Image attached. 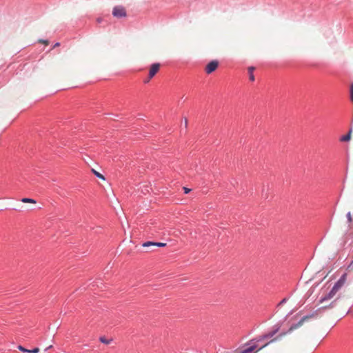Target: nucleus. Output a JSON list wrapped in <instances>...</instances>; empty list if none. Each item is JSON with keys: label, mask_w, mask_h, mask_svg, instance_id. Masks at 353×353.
<instances>
[{"label": "nucleus", "mask_w": 353, "mask_h": 353, "mask_svg": "<svg viewBox=\"0 0 353 353\" xmlns=\"http://www.w3.org/2000/svg\"><path fill=\"white\" fill-rule=\"evenodd\" d=\"M160 65L159 63H153L149 71V79H152L159 71Z\"/></svg>", "instance_id": "obj_5"}, {"label": "nucleus", "mask_w": 353, "mask_h": 353, "mask_svg": "<svg viewBox=\"0 0 353 353\" xmlns=\"http://www.w3.org/2000/svg\"><path fill=\"white\" fill-rule=\"evenodd\" d=\"M305 319H306V317H303V319H302L299 322V323H298V324L294 325H292V326L290 328V330H289L288 332H291L292 330H293L294 329H295V328L298 327L299 326L301 325H302V323H303V322L304 321V320H305Z\"/></svg>", "instance_id": "obj_9"}, {"label": "nucleus", "mask_w": 353, "mask_h": 353, "mask_svg": "<svg viewBox=\"0 0 353 353\" xmlns=\"http://www.w3.org/2000/svg\"><path fill=\"white\" fill-rule=\"evenodd\" d=\"M100 341L103 343H105V344H109L110 343V341L108 340H106L104 337H101L100 338Z\"/></svg>", "instance_id": "obj_14"}, {"label": "nucleus", "mask_w": 353, "mask_h": 353, "mask_svg": "<svg viewBox=\"0 0 353 353\" xmlns=\"http://www.w3.org/2000/svg\"><path fill=\"white\" fill-rule=\"evenodd\" d=\"M94 174L96 175L97 177L102 179V180H105V177L103 176V175H102L101 174L99 173L98 172L94 170Z\"/></svg>", "instance_id": "obj_12"}, {"label": "nucleus", "mask_w": 353, "mask_h": 353, "mask_svg": "<svg viewBox=\"0 0 353 353\" xmlns=\"http://www.w3.org/2000/svg\"><path fill=\"white\" fill-rule=\"evenodd\" d=\"M18 349H19L20 351L23 352H27V353H29V350L26 349L25 347H23V346H21V345H19V346H18Z\"/></svg>", "instance_id": "obj_13"}, {"label": "nucleus", "mask_w": 353, "mask_h": 353, "mask_svg": "<svg viewBox=\"0 0 353 353\" xmlns=\"http://www.w3.org/2000/svg\"><path fill=\"white\" fill-rule=\"evenodd\" d=\"M41 41L46 45L48 43V41L47 40H43V41Z\"/></svg>", "instance_id": "obj_22"}, {"label": "nucleus", "mask_w": 353, "mask_h": 353, "mask_svg": "<svg viewBox=\"0 0 353 353\" xmlns=\"http://www.w3.org/2000/svg\"><path fill=\"white\" fill-rule=\"evenodd\" d=\"M21 201L23 203H36V201L32 199H30V198H23L21 199Z\"/></svg>", "instance_id": "obj_11"}, {"label": "nucleus", "mask_w": 353, "mask_h": 353, "mask_svg": "<svg viewBox=\"0 0 353 353\" xmlns=\"http://www.w3.org/2000/svg\"><path fill=\"white\" fill-rule=\"evenodd\" d=\"M285 334V332L281 333V334H279V336H276V338H274V339H272V340L270 341L269 342H268V343H265L264 345H261V347H259L258 348V350H261L262 348L265 347V346H267L269 343H272V342H274V341H277L279 339H281V338L283 336H284Z\"/></svg>", "instance_id": "obj_7"}, {"label": "nucleus", "mask_w": 353, "mask_h": 353, "mask_svg": "<svg viewBox=\"0 0 353 353\" xmlns=\"http://www.w3.org/2000/svg\"><path fill=\"white\" fill-rule=\"evenodd\" d=\"M183 190L185 194H188L191 191L190 188H188L186 187H183Z\"/></svg>", "instance_id": "obj_18"}, {"label": "nucleus", "mask_w": 353, "mask_h": 353, "mask_svg": "<svg viewBox=\"0 0 353 353\" xmlns=\"http://www.w3.org/2000/svg\"><path fill=\"white\" fill-rule=\"evenodd\" d=\"M253 67L249 68V79L251 81H254L255 80L254 76L253 74Z\"/></svg>", "instance_id": "obj_10"}, {"label": "nucleus", "mask_w": 353, "mask_h": 353, "mask_svg": "<svg viewBox=\"0 0 353 353\" xmlns=\"http://www.w3.org/2000/svg\"><path fill=\"white\" fill-rule=\"evenodd\" d=\"M347 218L349 222L352 221V216L350 212H347Z\"/></svg>", "instance_id": "obj_17"}, {"label": "nucleus", "mask_w": 353, "mask_h": 353, "mask_svg": "<svg viewBox=\"0 0 353 353\" xmlns=\"http://www.w3.org/2000/svg\"><path fill=\"white\" fill-rule=\"evenodd\" d=\"M112 15L117 18H123L126 16V12L123 7L116 6L113 8Z\"/></svg>", "instance_id": "obj_3"}, {"label": "nucleus", "mask_w": 353, "mask_h": 353, "mask_svg": "<svg viewBox=\"0 0 353 353\" xmlns=\"http://www.w3.org/2000/svg\"><path fill=\"white\" fill-rule=\"evenodd\" d=\"M52 347V345H50L49 347H46L45 350L46 351V350L50 349Z\"/></svg>", "instance_id": "obj_24"}, {"label": "nucleus", "mask_w": 353, "mask_h": 353, "mask_svg": "<svg viewBox=\"0 0 353 353\" xmlns=\"http://www.w3.org/2000/svg\"><path fill=\"white\" fill-rule=\"evenodd\" d=\"M218 67V61H212L205 67V72L207 74H210L214 72Z\"/></svg>", "instance_id": "obj_4"}, {"label": "nucleus", "mask_w": 353, "mask_h": 353, "mask_svg": "<svg viewBox=\"0 0 353 353\" xmlns=\"http://www.w3.org/2000/svg\"><path fill=\"white\" fill-rule=\"evenodd\" d=\"M350 99L353 102V83L351 84L350 87Z\"/></svg>", "instance_id": "obj_15"}, {"label": "nucleus", "mask_w": 353, "mask_h": 353, "mask_svg": "<svg viewBox=\"0 0 353 353\" xmlns=\"http://www.w3.org/2000/svg\"><path fill=\"white\" fill-rule=\"evenodd\" d=\"M101 21V19L100 18H99V19H97V22H98V23H100Z\"/></svg>", "instance_id": "obj_25"}, {"label": "nucleus", "mask_w": 353, "mask_h": 353, "mask_svg": "<svg viewBox=\"0 0 353 353\" xmlns=\"http://www.w3.org/2000/svg\"><path fill=\"white\" fill-rule=\"evenodd\" d=\"M60 46V43L57 42V43H56L54 45L53 48H56V47H58V46Z\"/></svg>", "instance_id": "obj_21"}, {"label": "nucleus", "mask_w": 353, "mask_h": 353, "mask_svg": "<svg viewBox=\"0 0 353 353\" xmlns=\"http://www.w3.org/2000/svg\"><path fill=\"white\" fill-rule=\"evenodd\" d=\"M287 299H283L279 303V305H281L283 303H285L286 302Z\"/></svg>", "instance_id": "obj_20"}, {"label": "nucleus", "mask_w": 353, "mask_h": 353, "mask_svg": "<svg viewBox=\"0 0 353 353\" xmlns=\"http://www.w3.org/2000/svg\"><path fill=\"white\" fill-rule=\"evenodd\" d=\"M352 269H353V261L351 263V264L348 266L347 270L350 272Z\"/></svg>", "instance_id": "obj_19"}, {"label": "nucleus", "mask_w": 353, "mask_h": 353, "mask_svg": "<svg viewBox=\"0 0 353 353\" xmlns=\"http://www.w3.org/2000/svg\"><path fill=\"white\" fill-rule=\"evenodd\" d=\"M188 125V120L186 119H185V125L187 126Z\"/></svg>", "instance_id": "obj_23"}, {"label": "nucleus", "mask_w": 353, "mask_h": 353, "mask_svg": "<svg viewBox=\"0 0 353 353\" xmlns=\"http://www.w3.org/2000/svg\"><path fill=\"white\" fill-rule=\"evenodd\" d=\"M347 273L345 272L335 283L331 290L325 296H323L319 299V303H322L326 301L332 299L346 284Z\"/></svg>", "instance_id": "obj_2"}, {"label": "nucleus", "mask_w": 353, "mask_h": 353, "mask_svg": "<svg viewBox=\"0 0 353 353\" xmlns=\"http://www.w3.org/2000/svg\"><path fill=\"white\" fill-rule=\"evenodd\" d=\"M351 132H352V130H350L349 132L347 134L341 137V139H340L341 141H350V138H351Z\"/></svg>", "instance_id": "obj_8"}, {"label": "nucleus", "mask_w": 353, "mask_h": 353, "mask_svg": "<svg viewBox=\"0 0 353 353\" xmlns=\"http://www.w3.org/2000/svg\"><path fill=\"white\" fill-rule=\"evenodd\" d=\"M39 352V347H35L32 350H29V353H38Z\"/></svg>", "instance_id": "obj_16"}, {"label": "nucleus", "mask_w": 353, "mask_h": 353, "mask_svg": "<svg viewBox=\"0 0 353 353\" xmlns=\"http://www.w3.org/2000/svg\"><path fill=\"white\" fill-rule=\"evenodd\" d=\"M280 325H276L274 326L272 330L268 332L264 335L260 336L258 338H256L253 340L248 342L245 345L244 350L241 352V353H255L253 351L259 347L258 343L264 341L265 339H268L273 337L280 330Z\"/></svg>", "instance_id": "obj_1"}, {"label": "nucleus", "mask_w": 353, "mask_h": 353, "mask_svg": "<svg viewBox=\"0 0 353 353\" xmlns=\"http://www.w3.org/2000/svg\"><path fill=\"white\" fill-rule=\"evenodd\" d=\"M166 244L164 243H154L152 241H147L143 244V247H149L150 245H154L158 247H164Z\"/></svg>", "instance_id": "obj_6"}]
</instances>
